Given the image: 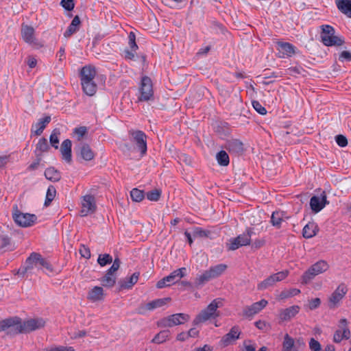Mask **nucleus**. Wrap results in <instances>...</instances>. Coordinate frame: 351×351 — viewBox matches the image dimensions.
<instances>
[{"label":"nucleus","instance_id":"obj_1","mask_svg":"<svg viewBox=\"0 0 351 351\" xmlns=\"http://www.w3.org/2000/svg\"><path fill=\"white\" fill-rule=\"evenodd\" d=\"M7 329L15 334L28 333L40 329L45 326V321L42 318L29 319L22 322L18 317L6 319Z\"/></svg>","mask_w":351,"mask_h":351},{"label":"nucleus","instance_id":"obj_2","mask_svg":"<svg viewBox=\"0 0 351 351\" xmlns=\"http://www.w3.org/2000/svg\"><path fill=\"white\" fill-rule=\"evenodd\" d=\"M321 42L326 47H340L345 43L344 37L336 34L335 28L330 25H322L321 27Z\"/></svg>","mask_w":351,"mask_h":351},{"label":"nucleus","instance_id":"obj_3","mask_svg":"<svg viewBox=\"0 0 351 351\" xmlns=\"http://www.w3.org/2000/svg\"><path fill=\"white\" fill-rule=\"evenodd\" d=\"M219 299L213 300L208 306L201 311V312L195 317L193 324L196 326L201 323L205 322L211 319H215L219 316L217 308L220 303Z\"/></svg>","mask_w":351,"mask_h":351},{"label":"nucleus","instance_id":"obj_4","mask_svg":"<svg viewBox=\"0 0 351 351\" xmlns=\"http://www.w3.org/2000/svg\"><path fill=\"white\" fill-rule=\"evenodd\" d=\"M329 269L328 263L324 260H320L312 265L302 276L301 282L302 284L309 283L314 278L323 274Z\"/></svg>","mask_w":351,"mask_h":351},{"label":"nucleus","instance_id":"obj_5","mask_svg":"<svg viewBox=\"0 0 351 351\" xmlns=\"http://www.w3.org/2000/svg\"><path fill=\"white\" fill-rule=\"evenodd\" d=\"M190 319V315L186 313H175L159 319L156 324L160 328H171L184 324Z\"/></svg>","mask_w":351,"mask_h":351},{"label":"nucleus","instance_id":"obj_6","mask_svg":"<svg viewBox=\"0 0 351 351\" xmlns=\"http://www.w3.org/2000/svg\"><path fill=\"white\" fill-rule=\"evenodd\" d=\"M12 219L14 221L21 227H29L33 226L37 220L34 214L24 213L19 210L17 205L13 206Z\"/></svg>","mask_w":351,"mask_h":351},{"label":"nucleus","instance_id":"obj_7","mask_svg":"<svg viewBox=\"0 0 351 351\" xmlns=\"http://www.w3.org/2000/svg\"><path fill=\"white\" fill-rule=\"evenodd\" d=\"M227 267L226 264L222 263L210 267L209 269L206 270L202 274L197 277L196 283L198 285H201L206 282L220 276L226 270Z\"/></svg>","mask_w":351,"mask_h":351},{"label":"nucleus","instance_id":"obj_8","mask_svg":"<svg viewBox=\"0 0 351 351\" xmlns=\"http://www.w3.org/2000/svg\"><path fill=\"white\" fill-rule=\"evenodd\" d=\"M254 234L253 229L248 228L245 232L239 234L236 238L231 239L227 244L228 250H235L242 246H245L250 244L252 235Z\"/></svg>","mask_w":351,"mask_h":351},{"label":"nucleus","instance_id":"obj_9","mask_svg":"<svg viewBox=\"0 0 351 351\" xmlns=\"http://www.w3.org/2000/svg\"><path fill=\"white\" fill-rule=\"evenodd\" d=\"M348 291V286L343 282L340 283L328 298V307L330 309L339 307Z\"/></svg>","mask_w":351,"mask_h":351},{"label":"nucleus","instance_id":"obj_10","mask_svg":"<svg viewBox=\"0 0 351 351\" xmlns=\"http://www.w3.org/2000/svg\"><path fill=\"white\" fill-rule=\"evenodd\" d=\"M129 134L130 141L136 145V149L140 152L141 156H144L147 150V136L141 130H130Z\"/></svg>","mask_w":351,"mask_h":351},{"label":"nucleus","instance_id":"obj_11","mask_svg":"<svg viewBox=\"0 0 351 351\" xmlns=\"http://www.w3.org/2000/svg\"><path fill=\"white\" fill-rule=\"evenodd\" d=\"M140 97H138L139 101H147L150 100L154 96V90L152 87V82L150 77L143 76L141 78L140 87Z\"/></svg>","mask_w":351,"mask_h":351},{"label":"nucleus","instance_id":"obj_12","mask_svg":"<svg viewBox=\"0 0 351 351\" xmlns=\"http://www.w3.org/2000/svg\"><path fill=\"white\" fill-rule=\"evenodd\" d=\"M289 274L288 271H281L274 274L264 280L259 282L257 285V289L259 291L265 290L273 287L277 282H280L285 279Z\"/></svg>","mask_w":351,"mask_h":351},{"label":"nucleus","instance_id":"obj_13","mask_svg":"<svg viewBox=\"0 0 351 351\" xmlns=\"http://www.w3.org/2000/svg\"><path fill=\"white\" fill-rule=\"evenodd\" d=\"M38 253L32 252L29 255V256L26 259L24 265L21 267L18 271L17 274L21 276H24L25 274H32L34 273V269H36V261Z\"/></svg>","mask_w":351,"mask_h":351},{"label":"nucleus","instance_id":"obj_14","mask_svg":"<svg viewBox=\"0 0 351 351\" xmlns=\"http://www.w3.org/2000/svg\"><path fill=\"white\" fill-rule=\"evenodd\" d=\"M241 333V332L239 327L238 326H234L231 328L229 332L222 337L220 340V345L223 347H226L234 343L239 339Z\"/></svg>","mask_w":351,"mask_h":351},{"label":"nucleus","instance_id":"obj_15","mask_svg":"<svg viewBox=\"0 0 351 351\" xmlns=\"http://www.w3.org/2000/svg\"><path fill=\"white\" fill-rule=\"evenodd\" d=\"M328 204L325 191H323L319 197L314 195L310 199L311 208L315 213L321 211Z\"/></svg>","mask_w":351,"mask_h":351},{"label":"nucleus","instance_id":"obj_16","mask_svg":"<svg viewBox=\"0 0 351 351\" xmlns=\"http://www.w3.org/2000/svg\"><path fill=\"white\" fill-rule=\"evenodd\" d=\"M96 208L95 197L90 195H86L83 197L82 200V209L80 210V215L85 217L90 213L95 211Z\"/></svg>","mask_w":351,"mask_h":351},{"label":"nucleus","instance_id":"obj_17","mask_svg":"<svg viewBox=\"0 0 351 351\" xmlns=\"http://www.w3.org/2000/svg\"><path fill=\"white\" fill-rule=\"evenodd\" d=\"M279 58L291 57L296 53L297 48L289 43L279 42L278 43Z\"/></svg>","mask_w":351,"mask_h":351},{"label":"nucleus","instance_id":"obj_18","mask_svg":"<svg viewBox=\"0 0 351 351\" xmlns=\"http://www.w3.org/2000/svg\"><path fill=\"white\" fill-rule=\"evenodd\" d=\"M96 73V69L94 66L88 64L83 66L80 72L81 82L94 80Z\"/></svg>","mask_w":351,"mask_h":351},{"label":"nucleus","instance_id":"obj_19","mask_svg":"<svg viewBox=\"0 0 351 351\" xmlns=\"http://www.w3.org/2000/svg\"><path fill=\"white\" fill-rule=\"evenodd\" d=\"M300 306L293 305L289 308L281 309L279 313V318L281 321H289L294 317L300 311Z\"/></svg>","mask_w":351,"mask_h":351},{"label":"nucleus","instance_id":"obj_20","mask_svg":"<svg viewBox=\"0 0 351 351\" xmlns=\"http://www.w3.org/2000/svg\"><path fill=\"white\" fill-rule=\"evenodd\" d=\"M225 147L229 152L236 154H241L244 151L243 143L240 140L235 138L228 140L226 143Z\"/></svg>","mask_w":351,"mask_h":351},{"label":"nucleus","instance_id":"obj_21","mask_svg":"<svg viewBox=\"0 0 351 351\" xmlns=\"http://www.w3.org/2000/svg\"><path fill=\"white\" fill-rule=\"evenodd\" d=\"M75 150L86 161L91 160L94 158V153L88 144L80 143L75 147Z\"/></svg>","mask_w":351,"mask_h":351},{"label":"nucleus","instance_id":"obj_22","mask_svg":"<svg viewBox=\"0 0 351 351\" xmlns=\"http://www.w3.org/2000/svg\"><path fill=\"white\" fill-rule=\"evenodd\" d=\"M71 146L72 143L69 139L63 141L60 146V152L62 156V159L68 163H71L72 161Z\"/></svg>","mask_w":351,"mask_h":351},{"label":"nucleus","instance_id":"obj_23","mask_svg":"<svg viewBox=\"0 0 351 351\" xmlns=\"http://www.w3.org/2000/svg\"><path fill=\"white\" fill-rule=\"evenodd\" d=\"M186 269L181 267L172 271L169 275L165 276L168 285H174L186 275Z\"/></svg>","mask_w":351,"mask_h":351},{"label":"nucleus","instance_id":"obj_24","mask_svg":"<svg viewBox=\"0 0 351 351\" xmlns=\"http://www.w3.org/2000/svg\"><path fill=\"white\" fill-rule=\"evenodd\" d=\"M51 120L50 116H46L44 118L40 119L37 123L32 125L31 132L37 136H40Z\"/></svg>","mask_w":351,"mask_h":351},{"label":"nucleus","instance_id":"obj_25","mask_svg":"<svg viewBox=\"0 0 351 351\" xmlns=\"http://www.w3.org/2000/svg\"><path fill=\"white\" fill-rule=\"evenodd\" d=\"M80 24V19L79 16L76 15L71 21V23L67 27L66 30L64 32V36L66 38L71 37L73 34L79 30Z\"/></svg>","mask_w":351,"mask_h":351},{"label":"nucleus","instance_id":"obj_26","mask_svg":"<svg viewBox=\"0 0 351 351\" xmlns=\"http://www.w3.org/2000/svg\"><path fill=\"white\" fill-rule=\"evenodd\" d=\"M105 295L103 288L95 286L88 292V299L92 302L101 301L104 299Z\"/></svg>","mask_w":351,"mask_h":351},{"label":"nucleus","instance_id":"obj_27","mask_svg":"<svg viewBox=\"0 0 351 351\" xmlns=\"http://www.w3.org/2000/svg\"><path fill=\"white\" fill-rule=\"evenodd\" d=\"M335 3L341 13L351 18V0H335Z\"/></svg>","mask_w":351,"mask_h":351},{"label":"nucleus","instance_id":"obj_28","mask_svg":"<svg viewBox=\"0 0 351 351\" xmlns=\"http://www.w3.org/2000/svg\"><path fill=\"white\" fill-rule=\"evenodd\" d=\"M21 35L26 43H32L34 40V29L32 26L22 25Z\"/></svg>","mask_w":351,"mask_h":351},{"label":"nucleus","instance_id":"obj_29","mask_svg":"<svg viewBox=\"0 0 351 351\" xmlns=\"http://www.w3.org/2000/svg\"><path fill=\"white\" fill-rule=\"evenodd\" d=\"M317 226L314 222H308L302 230V235L306 239H311L316 235Z\"/></svg>","mask_w":351,"mask_h":351},{"label":"nucleus","instance_id":"obj_30","mask_svg":"<svg viewBox=\"0 0 351 351\" xmlns=\"http://www.w3.org/2000/svg\"><path fill=\"white\" fill-rule=\"evenodd\" d=\"M45 178L53 182H58L61 179V173L53 167L47 168L45 171Z\"/></svg>","mask_w":351,"mask_h":351},{"label":"nucleus","instance_id":"obj_31","mask_svg":"<svg viewBox=\"0 0 351 351\" xmlns=\"http://www.w3.org/2000/svg\"><path fill=\"white\" fill-rule=\"evenodd\" d=\"M81 85L82 87V90L86 95L88 96H93L95 94L97 86L94 80L88 82H82Z\"/></svg>","mask_w":351,"mask_h":351},{"label":"nucleus","instance_id":"obj_32","mask_svg":"<svg viewBox=\"0 0 351 351\" xmlns=\"http://www.w3.org/2000/svg\"><path fill=\"white\" fill-rule=\"evenodd\" d=\"M169 300V298L156 299L147 303L145 308L147 311H153L154 309L163 306Z\"/></svg>","mask_w":351,"mask_h":351},{"label":"nucleus","instance_id":"obj_33","mask_svg":"<svg viewBox=\"0 0 351 351\" xmlns=\"http://www.w3.org/2000/svg\"><path fill=\"white\" fill-rule=\"evenodd\" d=\"M285 213L282 211H274L271 217V224L279 228L282 221H284Z\"/></svg>","mask_w":351,"mask_h":351},{"label":"nucleus","instance_id":"obj_34","mask_svg":"<svg viewBox=\"0 0 351 351\" xmlns=\"http://www.w3.org/2000/svg\"><path fill=\"white\" fill-rule=\"evenodd\" d=\"M169 335L170 331L169 330H162L154 336L152 342L157 344L162 343L169 339Z\"/></svg>","mask_w":351,"mask_h":351},{"label":"nucleus","instance_id":"obj_35","mask_svg":"<svg viewBox=\"0 0 351 351\" xmlns=\"http://www.w3.org/2000/svg\"><path fill=\"white\" fill-rule=\"evenodd\" d=\"M216 159L218 164L221 166H228L230 163L228 154L223 150H221L216 155Z\"/></svg>","mask_w":351,"mask_h":351},{"label":"nucleus","instance_id":"obj_36","mask_svg":"<svg viewBox=\"0 0 351 351\" xmlns=\"http://www.w3.org/2000/svg\"><path fill=\"white\" fill-rule=\"evenodd\" d=\"M130 197L133 202H140L145 198V193L143 190L134 188L130 191Z\"/></svg>","mask_w":351,"mask_h":351},{"label":"nucleus","instance_id":"obj_37","mask_svg":"<svg viewBox=\"0 0 351 351\" xmlns=\"http://www.w3.org/2000/svg\"><path fill=\"white\" fill-rule=\"evenodd\" d=\"M56 194V189L53 185H50L48 187L46 193V198L45 200V206H48L50 205L51 202L54 199Z\"/></svg>","mask_w":351,"mask_h":351},{"label":"nucleus","instance_id":"obj_38","mask_svg":"<svg viewBox=\"0 0 351 351\" xmlns=\"http://www.w3.org/2000/svg\"><path fill=\"white\" fill-rule=\"evenodd\" d=\"M294 339L288 334H286L282 342V351H291L294 348Z\"/></svg>","mask_w":351,"mask_h":351},{"label":"nucleus","instance_id":"obj_39","mask_svg":"<svg viewBox=\"0 0 351 351\" xmlns=\"http://www.w3.org/2000/svg\"><path fill=\"white\" fill-rule=\"evenodd\" d=\"M193 236L199 238H212L210 237L211 232L210 230H204L201 227H195L193 229Z\"/></svg>","mask_w":351,"mask_h":351},{"label":"nucleus","instance_id":"obj_40","mask_svg":"<svg viewBox=\"0 0 351 351\" xmlns=\"http://www.w3.org/2000/svg\"><path fill=\"white\" fill-rule=\"evenodd\" d=\"M60 135V132L59 129H54L49 137V142L53 147L55 149L58 148L59 145V136Z\"/></svg>","mask_w":351,"mask_h":351},{"label":"nucleus","instance_id":"obj_41","mask_svg":"<svg viewBox=\"0 0 351 351\" xmlns=\"http://www.w3.org/2000/svg\"><path fill=\"white\" fill-rule=\"evenodd\" d=\"M49 149V146L48 145L47 140L45 138H41L39 139V141L36 145L35 152H40V153L45 152L48 151Z\"/></svg>","mask_w":351,"mask_h":351},{"label":"nucleus","instance_id":"obj_42","mask_svg":"<svg viewBox=\"0 0 351 351\" xmlns=\"http://www.w3.org/2000/svg\"><path fill=\"white\" fill-rule=\"evenodd\" d=\"M268 304L267 300L262 299L258 302L253 303L251 306L253 308L254 312L257 314L261 311Z\"/></svg>","mask_w":351,"mask_h":351},{"label":"nucleus","instance_id":"obj_43","mask_svg":"<svg viewBox=\"0 0 351 351\" xmlns=\"http://www.w3.org/2000/svg\"><path fill=\"white\" fill-rule=\"evenodd\" d=\"M161 195V191L159 189H154L147 193V198L150 201H158Z\"/></svg>","mask_w":351,"mask_h":351},{"label":"nucleus","instance_id":"obj_44","mask_svg":"<svg viewBox=\"0 0 351 351\" xmlns=\"http://www.w3.org/2000/svg\"><path fill=\"white\" fill-rule=\"evenodd\" d=\"M73 132L77 136V141H81L82 138L87 134V128L85 126L75 128Z\"/></svg>","mask_w":351,"mask_h":351},{"label":"nucleus","instance_id":"obj_45","mask_svg":"<svg viewBox=\"0 0 351 351\" xmlns=\"http://www.w3.org/2000/svg\"><path fill=\"white\" fill-rule=\"evenodd\" d=\"M128 45L132 51L138 49V45L136 43V35L133 32H130L128 34Z\"/></svg>","mask_w":351,"mask_h":351},{"label":"nucleus","instance_id":"obj_46","mask_svg":"<svg viewBox=\"0 0 351 351\" xmlns=\"http://www.w3.org/2000/svg\"><path fill=\"white\" fill-rule=\"evenodd\" d=\"M120 265H121L120 259L117 256H115L114 260L112 263V265H111V276H112V274L114 271H116L119 269ZM114 282H115V279L112 280L111 278V287L114 284Z\"/></svg>","mask_w":351,"mask_h":351},{"label":"nucleus","instance_id":"obj_47","mask_svg":"<svg viewBox=\"0 0 351 351\" xmlns=\"http://www.w3.org/2000/svg\"><path fill=\"white\" fill-rule=\"evenodd\" d=\"M11 243V238L6 234H1L0 235V247L7 248L10 245Z\"/></svg>","mask_w":351,"mask_h":351},{"label":"nucleus","instance_id":"obj_48","mask_svg":"<svg viewBox=\"0 0 351 351\" xmlns=\"http://www.w3.org/2000/svg\"><path fill=\"white\" fill-rule=\"evenodd\" d=\"M252 105L254 110L261 115L266 114L267 110L263 107L258 101H252Z\"/></svg>","mask_w":351,"mask_h":351},{"label":"nucleus","instance_id":"obj_49","mask_svg":"<svg viewBox=\"0 0 351 351\" xmlns=\"http://www.w3.org/2000/svg\"><path fill=\"white\" fill-rule=\"evenodd\" d=\"M36 257H37V261H41V269H43V268H45L46 269L49 270V271H52L53 268H52L51 265L45 258H43V256L39 253H38V256H36Z\"/></svg>","mask_w":351,"mask_h":351},{"label":"nucleus","instance_id":"obj_50","mask_svg":"<svg viewBox=\"0 0 351 351\" xmlns=\"http://www.w3.org/2000/svg\"><path fill=\"white\" fill-rule=\"evenodd\" d=\"M321 304V300L319 298H313L308 300V308L313 311L317 308Z\"/></svg>","mask_w":351,"mask_h":351},{"label":"nucleus","instance_id":"obj_51","mask_svg":"<svg viewBox=\"0 0 351 351\" xmlns=\"http://www.w3.org/2000/svg\"><path fill=\"white\" fill-rule=\"evenodd\" d=\"M60 5L67 11L73 10L75 7L74 0H62Z\"/></svg>","mask_w":351,"mask_h":351},{"label":"nucleus","instance_id":"obj_52","mask_svg":"<svg viewBox=\"0 0 351 351\" xmlns=\"http://www.w3.org/2000/svg\"><path fill=\"white\" fill-rule=\"evenodd\" d=\"M129 285H130V283H129V281H128V278H125V279L121 280H120L118 282L117 291H122L123 289H132V287H129Z\"/></svg>","mask_w":351,"mask_h":351},{"label":"nucleus","instance_id":"obj_53","mask_svg":"<svg viewBox=\"0 0 351 351\" xmlns=\"http://www.w3.org/2000/svg\"><path fill=\"white\" fill-rule=\"evenodd\" d=\"M254 324L257 328L264 332L267 331L270 328V326L268 323L262 320L256 321Z\"/></svg>","mask_w":351,"mask_h":351},{"label":"nucleus","instance_id":"obj_54","mask_svg":"<svg viewBox=\"0 0 351 351\" xmlns=\"http://www.w3.org/2000/svg\"><path fill=\"white\" fill-rule=\"evenodd\" d=\"M335 141L337 144L341 147H344L348 145V140L343 135L339 134L335 136Z\"/></svg>","mask_w":351,"mask_h":351},{"label":"nucleus","instance_id":"obj_55","mask_svg":"<svg viewBox=\"0 0 351 351\" xmlns=\"http://www.w3.org/2000/svg\"><path fill=\"white\" fill-rule=\"evenodd\" d=\"M309 348L312 351H321L319 342L313 338H311L309 341Z\"/></svg>","mask_w":351,"mask_h":351},{"label":"nucleus","instance_id":"obj_56","mask_svg":"<svg viewBox=\"0 0 351 351\" xmlns=\"http://www.w3.org/2000/svg\"><path fill=\"white\" fill-rule=\"evenodd\" d=\"M80 254L81 256L86 259H88L90 258V249L85 246L84 245H82L80 248Z\"/></svg>","mask_w":351,"mask_h":351},{"label":"nucleus","instance_id":"obj_57","mask_svg":"<svg viewBox=\"0 0 351 351\" xmlns=\"http://www.w3.org/2000/svg\"><path fill=\"white\" fill-rule=\"evenodd\" d=\"M256 314L251 305L245 306L243 310V315L247 318L252 317Z\"/></svg>","mask_w":351,"mask_h":351},{"label":"nucleus","instance_id":"obj_58","mask_svg":"<svg viewBox=\"0 0 351 351\" xmlns=\"http://www.w3.org/2000/svg\"><path fill=\"white\" fill-rule=\"evenodd\" d=\"M97 262L101 267L110 263V254H105L103 256L99 255L97 259Z\"/></svg>","mask_w":351,"mask_h":351},{"label":"nucleus","instance_id":"obj_59","mask_svg":"<svg viewBox=\"0 0 351 351\" xmlns=\"http://www.w3.org/2000/svg\"><path fill=\"white\" fill-rule=\"evenodd\" d=\"M339 60L340 62H350L351 61V53L348 51H343L339 56Z\"/></svg>","mask_w":351,"mask_h":351},{"label":"nucleus","instance_id":"obj_60","mask_svg":"<svg viewBox=\"0 0 351 351\" xmlns=\"http://www.w3.org/2000/svg\"><path fill=\"white\" fill-rule=\"evenodd\" d=\"M291 75L302 74L304 69L301 66H291L288 69Z\"/></svg>","mask_w":351,"mask_h":351},{"label":"nucleus","instance_id":"obj_61","mask_svg":"<svg viewBox=\"0 0 351 351\" xmlns=\"http://www.w3.org/2000/svg\"><path fill=\"white\" fill-rule=\"evenodd\" d=\"M135 52L136 51H132L131 49L130 50L128 49H126L124 50V57L127 60H135Z\"/></svg>","mask_w":351,"mask_h":351},{"label":"nucleus","instance_id":"obj_62","mask_svg":"<svg viewBox=\"0 0 351 351\" xmlns=\"http://www.w3.org/2000/svg\"><path fill=\"white\" fill-rule=\"evenodd\" d=\"M139 275L138 272H135L130 277L128 278L130 283L129 287H133L137 282Z\"/></svg>","mask_w":351,"mask_h":351},{"label":"nucleus","instance_id":"obj_63","mask_svg":"<svg viewBox=\"0 0 351 351\" xmlns=\"http://www.w3.org/2000/svg\"><path fill=\"white\" fill-rule=\"evenodd\" d=\"M101 285L104 287L108 286L110 283V269L106 271V274L101 280Z\"/></svg>","mask_w":351,"mask_h":351},{"label":"nucleus","instance_id":"obj_64","mask_svg":"<svg viewBox=\"0 0 351 351\" xmlns=\"http://www.w3.org/2000/svg\"><path fill=\"white\" fill-rule=\"evenodd\" d=\"M265 243L264 239H256L252 244V247L254 249H258L263 246Z\"/></svg>","mask_w":351,"mask_h":351}]
</instances>
